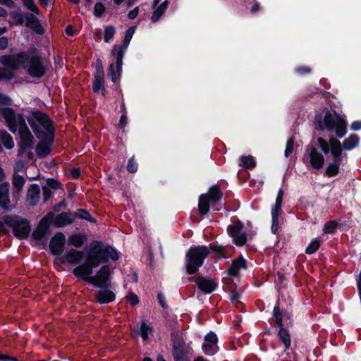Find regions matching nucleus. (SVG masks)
I'll return each instance as SVG.
<instances>
[{
	"label": "nucleus",
	"mask_w": 361,
	"mask_h": 361,
	"mask_svg": "<svg viewBox=\"0 0 361 361\" xmlns=\"http://www.w3.org/2000/svg\"><path fill=\"white\" fill-rule=\"evenodd\" d=\"M0 63L15 71L23 67L29 75L35 78H42L47 73L42 56L30 55L25 51L14 54L2 55L0 56Z\"/></svg>",
	"instance_id": "1"
},
{
	"label": "nucleus",
	"mask_w": 361,
	"mask_h": 361,
	"mask_svg": "<svg viewBox=\"0 0 361 361\" xmlns=\"http://www.w3.org/2000/svg\"><path fill=\"white\" fill-rule=\"evenodd\" d=\"M0 113L5 119L8 130L14 134L18 132L20 140L18 142V154L20 156L27 149H32L35 138L26 124L24 115L20 113L16 114L14 109L11 107L0 108Z\"/></svg>",
	"instance_id": "2"
},
{
	"label": "nucleus",
	"mask_w": 361,
	"mask_h": 361,
	"mask_svg": "<svg viewBox=\"0 0 361 361\" xmlns=\"http://www.w3.org/2000/svg\"><path fill=\"white\" fill-rule=\"evenodd\" d=\"M270 324L277 328L278 332L276 338L283 344L284 351H287L291 348V336L288 327H293L294 320L293 314L287 311L283 312L280 308V302L278 300L274 307L272 311V317Z\"/></svg>",
	"instance_id": "3"
},
{
	"label": "nucleus",
	"mask_w": 361,
	"mask_h": 361,
	"mask_svg": "<svg viewBox=\"0 0 361 361\" xmlns=\"http://www.w3.org/2000/svg\"><path fill=\"white\" fill-rule=\"evenodd\" d=\"M324 111L325 112L324 117L322 114L315 115V129L321 131L326 130L329 132L334 130L338 138H343L347 133L348 123L345 116L336 111L331 113L327 108H324Z\"/></svg>",
	"instance_id": "4"
},
{
	"label": "nucleus",
	"mask_w": 361,
	"mask_h": 361,
	"mask_svg": "<svg viewBox=\"0 0 361 361\" xmlns=\"http://www.w3.org/2000/svg\"><path fill=\"white\" fill-rule=\"evenodd\" d=\"M86 257L99 267L101 264L107 263L109 259L118 260L119 255L114 247L104 245L102 241L93 240L90 245Z\"/></svg>",
	"instance_id": "5"
},
{
	"label": "nucleus",
	"mask_w": 361,
	"mask_h": 361,
	"mask_svg": "<svg viewBox=\"0 0 361 361\" xmlns=\"http://www.w3.org/2000/svg\"><path fill=\"white\" fill-rule=\"evenodd\" d=\"M36 137L41 135L55 134L53 120L49 116L39 110H32L26 118Z\"/></svg>",
	"instance_id": "6"
},
{
	"label": "nucleus",
	"mask_w": 361,
	"mask_h": 361,
	"mask_svg": "<svg viewBox=\"0 0 361 361\" xmlns=\"http://www.w3.org/2000/svg\"><path fill=\"white\" fill-rule=\"evenodd\" d=\"M209 256L207 245H192L185 254V266L188 275L196 274Z\"/></svg>",
	"instance_id": "7"
},
{
	"label": "nucleus",
	"mask_w": 361,
	"mask_h": 361,
	"mask_svg": "<svg viewBox=\"0 0 361 361\" xmlns=\"http://www.w3.org/2000/svg\"><path fill=\"white\" fill-rule=\"evenodd\" d=\"M6 225L12 228L13 235L19 240L27 239L31 231L30 222L18 215H5L3 217Z\"/></svg>",
	"instance_id": "8"
},
{
	"label": "nucleus",
	"mask_w": 361,
	"mask_h": 361,
	"mask_svg": "<svg viewBox=\"0 0 361 361\" xmlns=\"http://www.w3.org/2000/svg\"><path fill=\"white\" fill-rule=\"evenodd\" d=\"M98 267L94 263L90 260L87 257L85 258L84 263L78 265L73 270V274L78 279L91 284L94 281L93 269Z\"/></svg>",
	"instance_id": "9"
},
{
	"label": "nucleus",
	"mask_w": 361,
	"mask_h": 361,
	"mask_svg": "<svg viewBox=\"0 0 361 361\" xmlns=\"http://www.w3.org/2000/svg\"><path fill=\"white\" fill-rule=\"evenodd\" d=\"M37 137L39 142L35 147V152L39 159H44L51 154V147L55 141V134L41 135Z\"/></svg>",
	"instance_id": "10"
},
{
	"label": "nucleus",
	"mask_w": 361,
	"mask_h": 361,
	"mask_svg": "<svg viewBox=\"0 0 361 361\" xmlns=\"http://www.w3.org/2000/svg\"><path fill=\"white\" fill-rule=\"evenodd\" d=\"M317 146L326 155L329 153L332 156V152L335 151L336 154L342 153V148L341 146V142L336 137H330L329 141L324 138L319 137L317 140Z\"/></svg>",
	"instance_id": "11"
},
{
	"label": "nucleus",
	"mask_w": 361,
	"mask_h": 361,
	"mask_svg": "<svg viewBox=\"0 0 361 361\" xmlns=\"http://www.w3.org/2000/svg\"><path fill=\"white\" fill-rule=\"evenodd\" d=\"M52 214H47L42 217L36 228L32 233V238L37 241L42 240L47 235L50 234L49 228L51 226L50 219H51Z\"/></svg>",
	"instance_id": "12"
},
{
	"label": "nucleus",
	"mask_w": 361,
	"mask_h": 361,
	"mask_svg": "<svg viewBox=\"0 0 361 361\" xmlns=\"http://www.w3.org/2000/svg\"><path fill=\"white\" fill-rule=\"evenodd\" d=\"M305 156L309 159L310 164L314 169H321L324 164L325 159L324 155L320 153L316 146L307 145L305 150Z\"/></svg>",
	"instance_id": "13"
},
{
	"label": "nucleus",
	"mask_w": 361,
	"mask_h": 361,
	"mask_svg": "<svg viewBox=\"0 0 361 361\" xmlns=\"http://www.w3.org/2000/svg\"><path fill=\"white\" fill-rule=\"evenodd\" d=\"M218 337L214 331H209L204 336V342L202 345V349L206 355L212 356L219 351L217 345Z\"/></svg>",
	"instance_id": "14"
},
{
	"label": "nucleus",
	"mask_w": 361,
	"mask_h": 361,
	"mask_svg": "<svg viewBox=\"0 0 361 361\" xmlns=\"http://www.w3.org/2000/svg\"><path fill=\"white\" fill-rule=\"evenodd\" d=\"M66 236L62 232H56L49 242V250L53 255L60 256L64 251Z\"/></svg>",
	"instance_id": "15"
},
{
	"label": "nucleus",
	"mask_w": 361,
	"mask_h": 361,
	"mask_svg": "<svg viewBox=\"0 0 361 361\" xmlns=\"http://www.w3.org/2000/svg\"><path fill=\"white\" fill-rule=\"evenodd\" d=\"M47 214H52L50 219V223L56 228H63L68 225H71L74 222V218L72 212H63L57 215L54 212H49Z\"/></svg>",
	"instance_id": "16"
},
{
	"label": "nucleus",
	"mask_w": 361,
	"mask_h": 361,
	"mask_svg": "<svg viewBox=\"0 0 361 361\" xmlns=\"http://www.w3.org/2000/svg\"><path fill=\"white\" fill-rule=\"evenodd\" d=\"M92 91L99 93L101 88L104 86V71L102 61L97 59L95 65V71L93 74Z\"/></svg>",
	"instance_id": "17"
},
{
	"label": "nucleus",
	"mask_w": 361,
	"mask_h": 361,
	"mask_svg": "<svg viewBox=\"0 0 361 361\" xmlns=\"http://www.w3.org/2000/svg\"><path fill=\"white\" fill-rule=\"evenodd\" d=\"M190 281H195L197 288L204 294L212 293L218 287V283L213 279L204 276H198L195 280L189 279Z\"/></svg>",
	"instance_id": "18"
},
{
	"label": "nucleus",
	"mask_w": 361,
	"mask_h": 361,
	"mask_svg": "<svg viewBox=\"0 0 361 361\" xmlns=\"http://www.w3.org/2000/svg\"><path fill=\"white\" fill-rule=\"evenodd\" d=\"M84 258V252L75 248H71L66 253L59 258L62 264L76 265L81 262Z\"/></svg>",
	"instance_id": "19"
},
{
	"label": "nucleus",
	"mask_w": 361,
	"mask_h": 361,
	"mask_svg": "<svg viewBox=\"0 0 361 361\" xmlns=\"http://www.w3.org/2000/svg\"><path fill=\"white\" fill-rule=\"evenodd\" d=\"M336 153L335 151L332 152V161L327 165L324 173V176L332 178L336 176L340 173V166L343 161V156L342 153L338 154Z\"/></svg>",
	"instance_id": "20"
},
{
	"label": "nucleus",
	"mask_w": 361,
	"mask_h": 361,
	"mask_svg": "<svg viewBox=\"0 0 361 361\" xmlns=\"http://www.w3.org/2000/svg\"><path fill=\"white\" fill-rule=\"evenodd\" d=\"M207 198V200H209L212 202V207L213 210L215 212L220 211L219 208H215L213 206L219 202L224 196V193L221 190L220 187L218 185H212L207 193L202 194Z\"/></svg>",
	"instance_id": "21"
},
{
	"label": "nucleus",
	"mask_w": 361,
	"mask_h": 361,
	"mask_svg": "<svg viewBox=\"0 0 361 361\" xmlns=\"http://www.w3.org/2000/svg\"><path fill=\"white\" fill-rule=\"evenodd\" d=\"M95 301L100 305L109 304L116 300V294L109 288L100 289L95 293Z\"/></svg>",
	"instance_id": "22"
},
{
	"label": "nucleus",
	"mask_w": 361,
	"mask_h": 361,
	"mask_svg": "<svg viewBox=\"0 0 361 361\" xmlns=\"http://www.w3.org/2000/svg\"><path fill=\"white\" fill-rule=\"evenodd\" d=\"M247 268V261L240 255L232 261L231 265L227 270V274L230 276L237 277L241 269H246Z\"/></svg>",
	"instance_id": "23"
},
{
	"label": "nucleus",
	"mask_w": 361,
	"mask_h": 361,
	"mask_svg": "<svg viewBox=\"0 0 361 361\" xmlns=\"http://www.w3.org/2000/svg\"><path fill=\"white\" fill-rule=\"evenodd\" d=\"M25 26L32 29L37 34L42 35L44 33V29L39 23V19L31 13L25 14Z\"/></svg>",
	"instance_id": "24"
},
{
	"label": "nucleus",
	"mask_w": 361,
	"mask_h": 361,
	"mask_svg": "<svg viewBox=\"0 0 361 361\" xmlns=\"http://www.w3.org/2000/svg\"><path fill=\"white\" fill-rule=\"evenodd\" d=\"M40 198V188L39 186L33 183L30 185L27 192V201L29 204L34 207L37 204Z\"/></svg>",
	"instance_id": "25"
},
{
	"label": "nucleus",
	"mask_w": 361,
	"mask_h": 361,
	"mask_svg": "<svg viewBox=\"0 0 361 361\" xmlns=\"http://www.w3.org/2000/svg\"><path fill=\"white\" fill-rule=\"evenodd\" d=\"M207 250H209V255L210 252H213L214 254L215 259H222L228 258V255L226 252V247L219 245L218 243H211L207 246Z\"/></svg>",
	"instance_id": "26"
},
{
	"label": "nucleus",
	"mask_w": 361,
	"mask_h": 361,
	"mask_svg": "<svg viewBox=\"0 0 361 361\" xmlns=\"http://www.w3.org/2000/svg\"><path fill=\"white\" fill-rule=\"evenodd\" d=\"M9 184L7 182L0 184V206L4 209H9Z\"/></svg>",
	"instance_id": "27"
},
{
	"label": "nucleus",
	"mask_w": 361,
	"mask_h": 361,
	"mask_svg": "<svg viewBox=\"0 0 361 361\" xmlns=\"http://www.w3.org/2000/svg\"><path fill=\"white\" fill-rule=\"evenodd\" d=\"M87 240L85 233L79 232L68 237V244L76 248H81Z\"/></svg>",
	"instance_id": "28"
},
{
	"label": "nucleus",
	"mask_w": 361,
	"mask_h": 361,
	"mask_svg": "<svg viewBox=\"0 0 361 361\" xmlns=\"http://www.w3.org/2000/svg\"><path fill=\"white\" fill-rule=\"evenodd\" d=\"M111 54L114 56H116V72L118 76H120L123 71V59L124 57L125 51L123 50H118V46L114 45Z\"/></svg>",
	"instance_id": "29"
},
{
	"label": "nucleus",
	"mask_w": 361,
	"mask_h": 361,
	"mask_svg": "<svg viewBox=\"0 0 361 361\" xmlns=\"http://www.w3.org/2000/svg\"><path fill=\"white\" fill-rule=\"evenodd\" d=\"M360 142V137L357 134H351L350 136L345 139L343 142H341L342 152L343 150L350 151L356 147Z\"/></svg>",
	"instance_id": "30"
},
{
	"label": "nucleus",
	"mask_w": 361,
	"mask_h": 361,
	"mask_svg": "<svg viewBox=\"0 0 361 361\" xmlns=\"http://www.w3.org/2000/svg\"><path fill=\"white\" fill-rule=\"evenodd\" d=\"M172 350L185 348V342L179 332H171Z\"/></svg>",
	"instance_id": "31"
},
{
	"label": "nucleus",
	"mask_w": 361,
	"mask_h": 361,
	"mask_svg": "<svg viewBox=\"0 0 361 361\" xmlns=\"http://www.w3.org/2000/svg\"><path fill=\"white\" fill-rule=\"evenodd\" d=\"M212 206V202L207 200L204 195L202 194L200 195L198 199V212L201 216L207 215L209 210L210 207Z\"/></svg>",
	"instance_id": "32"
},
{
	"label": "nucleus",
	"mask_w": 361,
	"mask_h": 361,
	"mask_svg": "<svg viewBox=\"0 0 361 361\" xmlns=\"http://www.w3.org/2000/svg\"><path fill=\"white\" fill-rule=\"evenodd\" d=\"M244 228L243 223L240 220L237 219L233 224L228 225L227 227V233L228 235L232 238L236 235L240 233Z\"/></svg>",
	"instance_id": "33"
},
{
	"label": "nucleus",
	"mask_w": 361,
	"mask_h": 361,
	"mask_svg": "<svg viewBox=\"0 0 361 361\" xmlns=\"http://www.w3.org/2000/svg\"><path fill=\"white\" fill-rule=\"evenodd\" d=\"M169 4V0H165L154 10L151 17V20L152 23H155L159 20L161 16L168 8Z\"/></svg>",
	"instance_id": "34"
},
{
	"label": "nucleus",
	"mask_w": 361,
	"mask_h": 361,
	"mask_svg": "<svg viewBox=\"0 0 361 361\" xmlns=\"http://www.w3.org/2000/svg\"><path fill=\"white\" fill-rule=\"evenodd\" d=\"M73 217L85 220L91 223H96L97 219L85 209H78L73 212Z\"/></svg>",
	"instance_id": "35"
},
{
	"label": "nucleus",
	"mask_w": 361,
	"mask_h": 361,
	"mask_svg": "<svg viewBox=\"0 0 361 361\" xmlns=\"http://www.w3.org/2000/svg\"><path fill=\"white\" fill-rule=\"evenodd\" d=\"M135 26H131L126 31L125 37L123 41V43L121 46H118V50H123L126 52V49H128L130 44L132 37L135 33Z\"/></svg>",
	"instance_id": "36"
},
{
	"label": "nucleus",
	"mask_w": 361,
	"mask_h": 361,
	"mask_svg": "<svg viewBox=\"0 0 361 361\" xmlns=\"http://www.w3.org/2000/svg\"><path fill=\"white\" fill-rule=\"evenodd\" d=\"M240 166H241L243 169L247 170L253 169L257 164L254 157L251 155L241 156L240 158Z\"/></svg>",
	"instance_id": "37"
},
{
	"label": "nucleus",
	"mask_w": 361,
	"mask_h": 361,
	"mask_svg": "<svg viewBox=\"0 0 361 361\" xmlns=\"http://www.w3.org/2000/svg\"><path fill=\"white\" fill-rule=\"evenodd\" d=\"M174 361H190L188 351L185 348L172 350Z\"/></svg>",
	"instance_id": "38"
},
{
	"label": "nucleus",
	"mask_w": 361,
	"mask_h": 361,
	"mask_svg": "<svg viewBox=\"0 0 361 361\" xmlns=\"http://www.w3.org/2000/svg\"><path fill=\"white\" fill-rule=\"evenodd\" d=\"M25 183V179L23 176L16 173L13 175L12 184L16 192L18 193L22 191Z\"/></svg>",
	"instance_id": "39"
},
{
	"label": "nucleus",
	"mask_w": 361,
	"mask_h": 361,
	"mask_svg": "<svg viewBox=\"0 0 361 361\" xmlns=\"http://www.w3.org/2000/svg\"><path fill=\"white\" fill-rule=\"evenodd\" d=\"M111 277V268L109 265H103L94 276V280L96 279H107Z\"/></svg>",
	"instance_id": "40"
},
{
	"label": "nucleus",
	"mask_w": 361,
	"mask_h": 361,
	"mask_svg": "<svg viewBox=\"0 0 361 361\" xmlns=\"http://www.w3.org/2000/svg\"><path fill=\"white\" fill-rule=\"evenodd\" d=\"M338 228V221L330 220L325 223L323 226L322 231L326 234H334Z\"/></svg>",
	"instance_id": "41"
},
{
	"label": "nucleus",
	"mask_w": 361,
	"mask_h": 361,
	"mask_svg": "<svg viewBox=\"0 0 361 361\" xmlns=\"http://www.w3.org/2000/svg\"><path fill=\"white\" fill-rule=\"evenodd\" d=\"M322 243V240L319 238H314L309 243L308 246L305 249V253L307 255H312L316 252L320 247Z\"/></svg>",
	"instance_id": "42"
},
{
	"label": "nucleus",
	"mask_w": 361,
	"mask_h": 361,
	"mask_svg": "<svg viewBox=\"0 0 361 361\" xmlns=\"http://www.w3.org/2000/svg\"><path fill=\"white\" fill-rule=\"evenodd\" d=\"M6 68L0 67V81L11 80L15 77V70L11 69L9 66Z\"/></svg>",
	"instance_id": "43"
},
{
	"label": "nucleus",
	"mask_w": 361,
	"mask_h": 361,
	"mask_svg": "<svg viewBox=\"0 0 361 361\" xmlns=\"http://www.w3.org/2000/svg\"><path fill=\"white\" fill-rule=\"evenodd\" d=\"M116 34V28L112 25L104 26V41L109 43L114 37Z\"/></svg>",
	"instance_id": "44"
},
{
	"label": "nucleus",
	"mask_w": 361,
	"mask_h": 361,
	"mask_svg": "<svg viewBox=\"0 0 361 361\" xmlns=\"http://www.w3.org/2000/svg\"><path fill=\"white\" fill-rule=\"evenodd\" d=\"M153 331V327L150 324H147L145 322H142L140 325L139 334L143 341H147L149 334Z\"/></svg>",
	"instance_id": "45"
},
{
	"label": "nucleus",
	"mask_w": 361,
	"mask_h": 361,
	"mask_svg": "<svg viewBox=\"0 0 361 361\" xmlns=\"http://www.w3.org/2000/svg\"><path fill=\"white\" fill-rule=\"evenodd\" d=\"M2 144L7 149H11L14 147V142L11 135L6 131L2 132L1 134Z\"/></svg>",
	"instance_id": "46"
},
{
	"label": "nucleus",
	"mask_w": 361,
	"mask_h": 361,
	"mask_svg": "<svg viewBox=\"0 0 361 361\" xmlns=\"http://www.w3.org/2000/svg\"><path fill=\"white\" fill-rule=\"evenodd\" d=\"M91 285L100 289L109 288L111 286V277L107 279H96L92 281Z\"/></svg>",
	"instance_id": "47"
},
{
	"label": "nucleus",
	"mask_w": 361,
	"mask_h": 361,
	"mask_svg": "<svg viewBox=\"0 0 361 361\" xmlns=\"http://www.w3.org/2000/svg\"><path fill=\"white\" fill-rule=\"evenodd\" d=\"M247 240V233L241 232L232 238V242L238 247L243 246Z\"/></svg>",
	"instance_id": "48"
},
{
	"label": "nucleus",
	"mask_w": 361,
	"mask_h": 361,
	"mask_svg": "<svg viewBox=\"0 0 361 361\" xmlns=\"http://www.w3.org/2000/svg\"><path fill=\"white\" fill-rule=\"evenodd\" d=\"M338 229L341 231H347L351 227H353V221L350 218H348L347 219H343V220L340 219L338 221Z\"/></svg>",
	"instance_id": "49"
},
{
	"label": "nucleus",
	"mask_w": 361,
	"mask_h": 361,
	"mask_svg": "<svg viewBox=\"0 0 361 361\" xmlns=\"http://www.w3.org/2000/svg\"><path fill=\"white\" fill-rule=\"evenodd\" d=\"M23 5L25 7H26L28 10L32 11V13L39 15V9L38 7L35 5L34 0H22Z\"/></svg>",
	"instance_id": "50"
},
{
	"label": "nucleus",
	"mask_w": 361,
	"mask_h": 361,
	"mask_svg": "<svg viewBox=\"0 0 361 361\" xmlns=\"http://www.w3.org/2000/svg\"><path fill=\"white\" fill-rule=\"evenodd\" d=\"M47 187H49V188L54 189V190H58V189H62V184L61 182H59L58 180L54 178H49L47 179Z\"/></svg>",
	"instance_id": "51"
},
{
	"label": "nucleus",
	"mask_w": 361,
	"mask_h": 361,
	"mask_svg": "<svg viewBox=\"0 0 361 361\" xmlns=\"http://www.w3.org/2000/svg\"><path fill=\"white\" fill-rule=\"evenodd\" d=\"M295 142V137L292 136L288 138L286 142V149L284 151V155L286 157H289L293 151V145Z\"/></svg>",
	"instance_id": "52"
},
{
	"label": "nucleus",
	"mask_w": 361,
	"mask_h": 361,
	"mask_svg": "<svg viewBox=\"0 0 361 361\" xmlns=\"http://www.w3.org/2000/svg\"><path fill=\"white\" fill-rule=\"evenodd\" d=\"M116 71L114 63H111L108 68L107 77L113 82H116L120 76L116 75Z\"/></svg>",
	"instance_id": "53"
},
{
	"label": "nucleus",
	"mask_w": 361,
	"mask_h": 361,
	"mask_svg": "<svg viewBox=\"0 0 361 361\" xmlns=\"http://www.w3.org/2000/svg\"><path fill=\"white\" fill-rule=\"evenodd\" d=\"M105 6L102 2H97L94 7V16L96 18H101L105 12Z\"/></svg>",
	"instance_id": "54"
},
{
	"label": "nucleus",
	"mask_w": 361,
	"mask_h": 361,
	"mask_svg": "<svg viewBox=\"0 0 361 361\" xmlns=\"http://www.w3.org/2000/svg\"><path fill=\"white\" fill-rule=\"evenodd\" d=\"M138 165L135 160L134 157H130L127 164V170L129 173H135L137 171Z\"/></svg>",
	"instance_id": "55"
},
{
	"label": "nucleus",
	"mask_w": 361,
	"mask_h": 361,
	"mask_svg": "<svg viewBox=\"0 0 361 361\" xmlns=\"http://www.w3.org/2000/svg\"><path fill=\"white\" fill-rule=\"evenodd\" d=\"M126 300L132 306H135V305H137L140 302V300H139V298L137 297V295L133 292H130L128 293V295H126Z\"/></svg>",
	"instance_id": "56"
},
{
	"label": "nucleus",
	"mask_w": 361,
	"mask_h": 361,
	"mask_svg": "<svg viewBox=\"0 0 361 361\" xmlns=\"http://www.w3.org/2000/svg\"><path fill=\"white\" fill-rule=\"evenodd\" d=\"M42 196L43 202H47L52 196L53 193L51 190L47 186H42Z\"/></svg>",
	"instance_id": "57"
},
{
	"label": "nucleus",
	"mask_w": 361,
	"mask_h": 361,
	"mask_svg": "<svg viewBox=\"0 0 361 361\" xmlns=\"http://www.w3.org/2000/svg\"><path fill=\"white\" fill-rule=\"evenodd\" d=\"M279 226V216H271V231L273 234H276L278 232Z\"/></svg>",
	"instance_id": "58"
},
{
	"label": "nucleus",
	"mask_w": 361,
	"mask_h": 361,
	"mask_svg": "<svg viewBox=\"0 0 361 361\" xmlns=\"http://www.w3.org/2000/svg\"><path fill=\"white\" fill-rule=\"evenodd\" d=\"M311 71L312 69L308 66H299L295 69V72L300 75L309 74L311 73Z\"/></svg>",
	"instance_id": "59"
},
{
	"label": "nucleus",
	"mask_w": 361,
	"mask_h": 361,
	"mask_svg": "<svg viewBox=\"0 0 361 361\" xmlns=\"http://www.w3.org/2000/svg\"><path fill=\"white\" fill-rule=\"evenodd\" d=\"M12 104V99L7 95L0 92V105L9 106Z\"/></svg>",
	"instance_id": "60"
},
{
	"label": "nucleus",
	"mask_w": 361,
	"mask_h": 361,
	"mask_svg": "<svg viewBox=\"0 0 361 361\" xmlns=\"http://www.w3.org/2000/svg\"><path fill=\"white\" fill-rule=\"evenodd\" d=\"M157 300H158L159 304L161 305V307L163 309L166 310V309L169 308V306L166 301V298H165L164 295H163V293H159L157 294Z\"/></svg>",
	"instance_id": "61"
},
{
	"label": "nucleus",
	"mask_w": 361,
	"mask_h": 361,
	"mask_svg": "<svg viewBox=\"0 0 361 361\" xmlns=\"http://www.w3.org/2000/svg\"><path fill=\"white\" fill-rule=\"evenodd\" d=\"M66 207H67V203L63 200L61 201L60 202H59L58 204H55L52 207V209L54 211V212L58 213L61 211V209H66Z\"/></svg>",
	"instance_id": "62"
},
{
	"label": "nucleus",
	"mask_w": 361,
	"mask_h": 361,
	"mask_svg": "<svg viewBox=\"0 0 361 361\" xmlns=\"http://www.w3.org/2000/svg\"><path fill=\"white\" fill-rule=\"evenodd\" d=\"M81 175V171L80 168H73L71 171V176L73 179L77 180Z\"/></svg>",
	"instance_id": "63"
},
{
	"label": "nucleus",
	"mask_w": 361,
	"mask_h": 361,
	"mask_svg": "<svg viewBox=\"0 0 361 361\" xmlns=\"http://www.w3.org/2000/svg\"><path fill=\"white\" fill-rule=\"evenodd\" d=\"M138 13H139V7L137 6L128 13L127 17L130 20H133V19L136 18V17L138 15Z\"/></svg>",
	"instance_id": "64"
}]
</instances>
